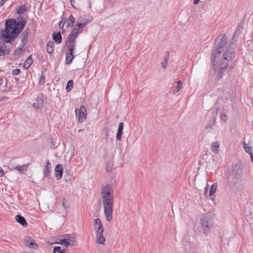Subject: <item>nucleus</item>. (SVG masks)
<instances>
[{"instance_id":"obj_1","label":"nucleus","mask_w":253,"mask_h":253,"mask_svg":"<svg viewBox=\"0 0 253 253\" xmlns=\"http://www.w3.org/2000/svg\"><path fill=\"white\" fill-rule=\"evenodd\" d=\"M227 41L226 36H219L216 40V47H214L212 52V65L215 71H219L220 78H222V73L235 57L232 49L235 47L237 38L233 35L228 47L226 46Z\"/></svg>"},{"instance_id":"obj_31","label":"nucleus","mask_w":253,"mask_h":253,"mask_svg":"<svg viewBox=\"0 0 253 253\" xmlns=\"http://www.w3.org/2000/svg\"><path fill=\"white\" fill-rule=\"evenodd\" d=\"M73 81L72 80H70L68 81L67 86H66V90L68 92H69L73 87Z\"/></svg>"},{"instance_id":"obj_8","label":"nucleus","mask_w":253,"mask_h":253,"mask_svg":"<svg viewBox=\"0 0 253 253\" xmlns=\"http://www.w3.org/2000/svg\"><path fill=\"white\" fill-rule=\"evenodd\" d=\"M44 99L45 97L42 94H39L33 104V107L36 109L42 108L43 105Z\"/></svg>"},{"instance_id":"obj_18","label":"nucleus","mask_w":253,"mask_h":253,"mask_svg":"<svg viewBox=\"0 0 253 253\" xmlns=\"http://www.w3.org/2000/svg\"><path fill=\"white\" fill-rule=\"evenodd\" d=\"M124 124L122 122H121L119 124V127L118 131L116 134V139L117 140H120L122 138V135L123 133Z\"/></svg>"},{"instance_id":"obj_43","label":"nucleus","mask_w":253,"mask_h":253,"mask_svg":"<svg viewBox=\"0 0 253 253\" xmlns=\"http://www.w3.org/2000/svg\"><path fill=\"white\" fill-rule=\"evenodd\" d=\"M104 130L105 131V134L106 137H108L109 136V130L107 128H104Z\"/></svg>"},{"instance_id":"obj_41","label":"nucleus","mask_w":253,"mask_h":253,"mask_svg":"<svg viewBox=\"0 0 253 253\" xmlns=\"http://www.w3.org/2000/svg\"><path fill=\"white\" fill-rule=\"evenodd\" d=\"M20 72V70L19 69H15L12 71V73L13 75L16 76V75H18V74H19Z\"/></svg>"},{"instance_id":"obj_46","label":"nucleus","mask_w":253,"mask_h":253,"mask_svg":"<svg viewBox=\"0 0 253 253\" xmlns=\"http://www.w3.org/2000/svg\"><path fill=\"white\" fill-rule=\"evenodd\" d=\"M4 174L3 170L2 168H0V177H2Z\"/></svg>"},{"instance_id":"obj_23","label":"nucleus","mask_w":253,"mask_h":253,"mask_svg":"<svg viewBox=\"0 0 253 253\" xmlns=\"http://www.w3.org/2000/svg\"><path fill=\"white\" fill-rule=\"evenodd\" d=\"M73 58V52H67L66 54V63L67 64L70 63L72 61Z\"/></svg>"},{"instance_id":"obj_11","label":"nucleus","mask_w":253,"mask_h":253,"mask_svg":"<svg viewBox=\"0 0 253 253\" xmlns=\"http://www.w3.org/2000/svg\"><path fill=\"white\" fill-rule=\"evenodd\" d=\"M82 33V30L77 28L76 26L74 27L70 34L68 35L67 38L68 39H71L73 40H75L78 36L80 33Z\"/></svg>"},{"instance_id":"obj_38","label":"nucleus","mask_w":253,"mask_h":253,"mask_svg":"<svg viewBox=\"0 0 253 253\" xmlns=\"http://www.w3.org/2000/svg\"><path fill=\"white\" fill-rule=\"evenodd\" d=\"M67 18H63L59 24V27L60 28H63L64 25L66 24Z\"/></svg>"},{"instance_id":"obj_13","label":"nucleus","mask_w":253,"mask_h":253,"mask_svg":"<svg viewBox=\"0 0 253 253\" xmlns=\"http://www.w3.org/2000/svg\"><path fill=\"white\" fill-rule=\"evenodd\" d=\"M76 41L67 38L66 41V45L68 48V52H73L76 46Z\"/></svg>"},{"instance_id":"obj_25","label":"nucleus","mask_w":253,"mask_h":253,"mask_svg":"<svg viewBox=\"0 0 253 253\" xmlns=\"http://www.w3.org/2000/svg\"><path fill=\"white\" fill-rule=\"evenodd\" d=\"M54 43L52 41H49L47 42L46 45V50L49 54L52 53L53 50Z\"/></svg>"},{"instance_id":"obj_14","label":"nucleus","mask_w":253,"mask_h":253,"mask_svg":"<svg viewBox=\"0 0 253 253\" xmlns=\"http://www.w3.org/2000/svg\"><path fill=\"white\" fill-rule=\"evenodd\" d=\"M9 48L4 42H0V56L7 55L9 53Z\"/></svg>"},{"instance_id":"obj_39","label":"nucleus","mask_w":253,"mask_h":253,"mask_svg":"<svg viewBox=\"0 0 253 253\" xmlns=\"http://www.w3.org/2000/svg\"><path fill=\"white\" fill-rule=\"evenodd\" d=\"M221 119L224 122H226L227 120V116L225 113H222L220 115Z\"/></svg>"},{"instance_id":"obj_27","label":"nucleus","mask_w":253,"mask_h":253,"mask_svg":"<svg viewBox=\"0 0 253 253\" xmlns=\"http://www.w3.org/2000/svg\"><path fill=\"white\" fill-rule=\"evenodd\" d=\"M6 86V79L4 77L0 78V89L5 90Z\"/></svg>"},{"instance_id":"obj_16","label":"nucleus","mask_w":253,"mask_h":253,"mask_svg":"<svg viewBox=\"0 0 253 253\" xmlns=\"http://www.w3.org/2000/svg\"><path fill=\"white\" fill-rule=\"evenodd\" d=\"M103 232H98L95 233L96 236V243L98 244L104 245L105 238L103 235Z\"/></svg>"},{"instance_id":"obj_2","label":"nucleus","mask_w":253,"mask_h":253,"mask_svg":"<svg viewBox=\"0 0 253 253\" xmlns=\"http://www.w3.org/2000/svg\"><path fill=\"white\" fill-rule=\"evenodd\" d=\"M101 198L104 213L107 221L113 218L114 206V189L110 184H106L101 188Z\"/></svg>"},{"instance_id":"obj_24","label":"nucleus","mask_w":253,"mask_h":253,"mask_svg":"<svg viewBox=\"0 0 253 253\" xmlns=\"http://www.w3.org/2000/svg\"><path fill=\"white\" fill-rule=\"evenodd\" d=\"M75 18L72 15H71L69 16V19H67L66 22V27L68 28L69 27H72L75 22Z\"/></svg>"},{"instance_id":"obj_48","label":"nucleus","mask_w":253,"mask_h":253,"mask_svg":"<svg viewBox=\"0 0 253 253\" xmlns=\"http://www.w3.org/2000/svg\"><path fill=\"white\" fill-rule=\"evenodd\" d=\"M200 0H194L193 3L194 4L196 5L199 3Z\"/></svg>"},{"instance_id":"obj_7","label":"nucleus","mask_w":253,"mask_h":253,"mask_svg":"<svg viewBox=\"0 0 253 253\" xmlns=\"http://www.w3.org/2000/svg\"><path fill=\"white\" fill-rule=\"evenodd\" d=\"M75 113L79 123H82L85 120L86 116L85 107L83 105L81 106L80 108L76 109Z\"/></svg>"},{"instance_id":"obj_21","label":"nucleus","mask_w":253,"mask_h":253,"mask_svg":"<svg viewBox=\"0 0 253 253\" xmlns=\"http://www.w3.org/2000/svg\"><path fill=\"white\" fill-rule=\"evenodd\" d=\"M253 145H250L247 146H243L244 149L247 153H248L251 157V160L253 162Z\"/></svg>"},{"instance_id":"obj_15","label":"nucleus","mask_w":253,"mask_h":253,"mask_svg":"<svg viewBox=\"0 0 253 253\" xmlns=\"http://www.w3.org/2000/svg\"><path fill=\"white\" fill-rule=\"evenodd\" d=\"M51 169V165L48 160L46 162V166L43 170V174L46 177H49Z\"/></svg>"},{"instance_id":"obj_22","label":"nucleus","mask_w":253,"mask_h":253,"mask_svg":"<svg viewBox=\"0 0 253 253\" xmlns=\"http://www.w3.org/2000/svg\"><path fill=\"white\" fill-rule=\"evenodd\" d=\"M33 60L31 57V56H29L27 58V59L25 60V61L24 63V65H23V67L25 69L29 68L30 67V66L32 65V64L33 63Z\"/></svg>"},{"instance_id":"obj_34","label":"nucleus","mask_w":253,"mask_h":253,"mask_svg":"<svg viewBox=\"0 0 253 253\" xmlns=\"http://www.w3.org/2000/svg\"><path fill=\"white\" fill-rule=\"evenodd\" d=\"M169 59V55L165 57L164 59L162 61L161 63L162 66L164 69H166L168 64V61Z\"/></svg>"},{"instance_id":"obj_19","label":"nucleus","mask_w":253,"mask_h":253,"mask_svg":"<svg viewBox=\"0 0 253 253\" xmlns=\"http://www.w3.org/2000/svg\"><path fill=\"white\" fill-rule=\"evenodd\" d=\"M15 219L17 222L21 224L24 227H26L27 225V223L24 217L20 215H17L15 216Z\"/></svg>"},{"instance_id":"obj_3","label":"nucleus","mask_w":253,"mask_h":253,"mask_svg":"<svg viewBox=\"0 0 253 253\" xmlns=\"http://www.w3.org/2000/svg\"><path fill=\"white\" fill-rule=\"evenodd\" d=\"M24 26V24H21L19 28L18 22H16L15 20H6L5 29L1 31L0 39L6 42H10L18 36Z\"/></svg>"},{"instance_id":"obj_51","label":"nucleus","mask_w":253,"mask_h":253,"mask_svg":"<svg viewBox=\"0 0 253 253\" xmlns=\"http://www.w3.org/2000/svg\"><path fill=\"white\" fill-rule=\"evenodd\" d=\"M70 2H71V3H72V0H71ZM71 4H72V3H71Z\"/></svg>"},{"instance_id":"obj_20","label":"nucleus","mask_w":253,"mask_h":253,"mask_svg":"<svg viewBox=\"0 0 253 253\" xmlns=\"http://www.w3.org/2000/svg\"><path fill=\"white\" fill-rule=\"evenodd\" d=\"M220 147V144L219 142L216 141H213L211 146V151L215 154H217L219 151V148Z\"/></svg>"},{"instance_id":"obj_36","label":"nucleus","mask_w":253,"mask_h":253,"mask_svg":"<svg viewBox=\"0 0 253 253\" xmlns=\"http://www.w3.org/2000/svg\"><path fill=\"white\" fill-rule=\"evenodd\" d=\"M87 22L79 23L77 22L75 26H76L77 28H79V29H81V30H82V29L85 26Z\"/></svg>"},{"instance_id":"obj_35","label":"nucleus","mask_w":253,"mask_h":253,"mask_svg":"<svg viewBox=\"0 0 253 253\" xmlns=\"http://www.w3.org/2000/svg\"><path fill=\"white\" fill-rule=\"evenodd\" d=\"M244 213H245V214L246 215V216H247V217L248 218V221L249 222H250V220H251V221H252V217L251 216V211H248L246 210L244 211Z\"/></svg>"},{"instance_id":"obj_40","label":"nucleus","mask_w":253,"mask_h":253,"mask_svg":"<svg viewBox=\"0 0 253 253\" xmlns=\"http://www.w3.org/2000/svg\"><path fill=\"white\" fill-rule=\"evenodd\" d=\"M25 6H22L18 9L17 12L19 14H22L25 11Z\"/></svg>"},{"instance_id":"obj_49","label":"nucleus","mask_w":253,"mask_h":253,"mask_svg":"<svg viewBox=\"0 0 253 253\" xmlns=\"http://www.w3.org/2000/svg\"><path fill=\"white\" fill-rule=\"evenodd\" d=\"M83 130H84V129H79V132H81V131H83Z\"/></svg>"},{"instance_id":"obj_42","label":"nucleus","mask_w":253,"mask_h":253,"mask_svg":"<svg viewBox=\"0 0 253 253\" xmlns=\"http://www.w3.org/2000/svg\"><path fill=\"white\" fill-rule=\"evenodd\" d=\"M23 37L22 38V42H23V43H24V41H26L27 39V36H28L27 33L26 31L24 32L23 33Z\"/></svg>"},{"instance_id":"obj_12","label":"nucleus","mask_w":253,"mask_h":253,"mask_svg":"<svg viewBox=\"0 0 253 253\" xmlns=\"http://www.w3.org/2000/svg\"><path fill=\"white\" fill-rule=\"evenodd\" d=\"M63 174V167L61 164H58L55 168V176L57 180L61 179Z\"/></svg>"},{"instance_id":"obj_5","label":"nucleus","mask_w":253,"mask_h":253,"mask_svg":"<svg viewBox=\"0 0 253 253\" xmlns=\"http://www.w3.org/2000/svg\"><path fill=\"white\" fill-rule=\"evenodd\" d=\"M201 225L205 234L209 233L212 227V218L211 214L207 213L201 218Z\"/></svg>"},{"instance_id":"obj_28","label":"nucleus","mask_w":253,"mask_h":253,"mask_svg":"<svg viewBox=\"0 0 253 253\" xmlns=\"http://www.w3.org/2000/svg\"><path fill=\"white\" fill-rule=\"evenodd\" d=\"M182 83L181 81H179L177 82V85L174 87L172 93L173 94H175L178 91H179L182 88Z\"/></svg>"},{"instance_id":"obj_26","label":"nucleus","mask_w":253,"mask_h":253,"mask_svg":"<svg viewBox=\"0 0 253 253\" xmlns=\"http://www.w3.org/2000/svg\"><path fill=\"white\" fill-rule=\"evenodd\" d=\"M53 39L58 44L61 43L62 41V37L60 33L59 32L57 34L54 33L53 35Z\"/></svg>"},{"instance_id":"obj_10","label":"nucleus","mask_w":253,"mask_h":253,"mask_svg":"<svg viewBox=\"0 0 253 253\" xmlns=\"http://www.w3.org/2000/svg\"><path fill=\"white\" fill-rule=\"evenodd\" d=\"M24 241L25 245L29 248L33 249H37L38 248V245L32 237H26L25 238Z\"/></svg>"},{"instance_id":"obj_29","label":"nucleus","mask_w":253,"mask_h":253,"mask_svg":"<svg viewBox=\"0 0 253 253\" xmlns=\"http://www.w3.org/2000/svg\"><path fill=\"white\" fill-rule=\"evenodd\" d=\"M217 188V185L216 183H213L210 188V191L209 192V195L211 196L216 191Z\"/></svg>"},{"instance_id":"obj_6","label":"nucleus","mask_w":253,"mask_h":253,"mask_svg":"<svg viewBox=\"0 0 253 253\" xmlns=\"http://www.w3.org/2000/svg\"><path fill=\"white\" fill-rule=\"evenodd\" d=\"M56 243L67 248L69 246H75L77 245L75 237L73 235L64 234L60 237Z\"/></svg>"},{"instance_id":"obj_9","label":"nucleus","mask_w":253,"mask_h":253,"mask_svg":"<svg viewBox=\"0 0 253 253\" xmlns=\"http://www.w3.org/2000/svg\"><path fill=\"white\" fill-rule=\"evenodd\" d=\"M93 227L95 230V233L98 232H103L104 231L102 222L99 218H95L93 220Z\"/></svg>"},{"instance_id":"obj_37","label":"nucleus","mask_w":253,"mask_h":253,"mask_svg":"<svg viewBox=\"0 0 253 253\" xmlns=\"http://www.w3.org/2000/svg\"><path fill=\"white\" fill-rule=\"evenodd\" d=\"M242 27L239 26L237 28L234 34V35H235V37L237 38V36H238L242 32Z\"/></svg>"},{"instance_id":"obj_4","label":"nucleus","mask_w":253,"mask_h":253,"mask_svg":"<svg viewBox=\"0 0 253 253\" xmlns=\"http://www.w3.org/2000/svg\"><path fill=\"white\" fill-rule=\"evenodd\" d=\"M241 181V170L236 165L227 177V186L234 188Z\"/></svg>"},{"instance_id":"obj_44","label":"nucleus","mask_w":253,"mask_h":253,"mask_svg":"<svg viewBox=\"0 0 253 253\" xmlns=\"http://www.w3.org/2000/svg\"><path fill=\"white\" fill-rule=\"evenodd\" d=\"M208 186H209V185L207 183V186L204 189V194L206 195H208Z\"/></svg>"},{"instance_id":"obj_50","label":"nucleus","mask_w":253,"mask_h":253,"mask_svg":"<svg viewBox=\"0 0 253 253\" xmlns=\"http://www.w3.org/2000/svg\"><path fill=\"white\" fill-rule=\"evenodd\" d=\"M65 205V204H64V201L63 202V206H64Z\"/></svg>"},{"instance_id":"obj_33","label":"nucleus","mask_w":253,"mask_h":253,"mask_svg":"<svg viewBox=\"0 0 253 253\" xmlns=\"http://www.w3.org/2000/svg\"><path fill=\"white\" fill-rule=\"evenodd\" d=\"M27 166L26 165H23V166H17L15 168V169L17 170L18 171H20V172H23L24 171V170H26L27 169Z\"/></svg>"},{"instance_id":"obj_17","label":"nucleus","mask_w":253,"mask_h":253,"mask_svg":"<svg viewBox=\"0 0 253 253\" xmlns=\"http://www.w3.org/2000/svg\"><path fill=\"white\" fill-rule=\"evenodd\" d=\"M252 136L251 134H248L245 135L244 140L243 142V146H247L253 145Z\"/></svg>"},{"instance_id":"obj_32","label":"nucleus","mask_w":253,"mask_h":253,"mask_svg":"<svg viewBox=\"0 0 253 253\" xmlns=\"http://www.w3.org/2000/svg\"><path fill=\"white\" fill-rule=\"evenodd\" d=\"M53 253H66L65 250H62L60 247H55L53 250Z\"/></svg>"},{"instance_id":"obj_47","label":"nucleus","mask_w":253,"mask_h":253,"mask_svg":"<svg viewBox=\"0 0 253 253\" xmlns=\"http://www.w3.org/2000/svg\"><path fill=\"white\" fill-rule=\"evenodd\" d=\"M7 0H1L0 2V6H2Z\"/></svg>"},{"instance_id":"obj_45","label":"nucleus","mask_w":253,"mask_h":253,"mask_svg":"<svg viewBox=\"0 0 253 253\" xmlns=\"http://www.w3.org/2000/svg\"><path fill=\"white\" fill-rule=\"evenodd\" d=\"M44 78L42 76L40 78V84H44Z\"/></svg>"},{"instance_id":"obj_30","label":"nucleus","mask_w":253,"mask_h":253,"mask_svg":"<svg viewBox=\"0 0 253 253\" xmlns=\"http://www.w3.org/2000/svg\"><path fill=\"white\" fill-rule=\"evenodd\" d=\"M25 50L24 48V43H23V45L20 46L19 48H18L15 51V55H20Z\"/></svg>"}]
</instances>
